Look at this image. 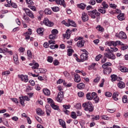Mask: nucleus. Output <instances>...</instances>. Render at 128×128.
Returning a JSON list of instances; mask_svg holds the SVG:
<instances>
[{"instance_id": "nucleus-36", "label": "nucleus", "mask_w": 128, "mask_h": 128, "mask_svg": "<svg viewBox=\"0 0 128 128\" xmlns=\"http://www.w3.org/2000/svg\"><path fill=\"white\" fill-rule=\"evenodd\" d=\"M122 101L124 104H126V102H128V96H123Z\"/></svg>"}, {"instance_id": "nucleus-31", "label": "nucleus", "mask_w": 128, "mask_h": 128, "mask_svg": "<svg viewBox=\"0 0 128 128\" xmlns=\"http://www.w3.org/2000/svg\"><path fill=\"white\" fill-rule=\"evenodd\" d=\"M68 52V56H72V52H74V50L69 48L67 50Z\"/></svg>"}, {"instance_id": "nucleus-57", "label": "nucleus", "mask_w": 128, "mask_h": 128, "mask_svg": "<svg viewBox=\"0 0 128 128\" xmlns=\"http://www.w3.org/2000/svg\"><path fill=\"white\" fill-rule=\"evenodd\" d=\"M10 74V72L6 71V72H2V75L6 76H8V74Z\"/></svg>"}, {"instance_id": "nucleus-32", "label": "nucleus", "mask_w": 128, "mask_h": 128, "mask_svg": "<svg viewBox=\"0 0 128 128\" xmlns=\"http://www.w3.org/2000/svg\"><path fill=\"white\" fill-rule=\"evenodd\" d=\"M2 50V52L3 54H4V52H8L10 54H12V51H8V48H4Z\"/></svg>"}, {"instance_id": "nucleus-13", "label": "nucleus", "mask_w": 128, "mask_h": 128, "mask_svg": "<svg viewBox=\"0 0 128 128\" xmlns=\"http://www.w3.org/2000/svg\"><path fill=\"white\" fill-rule=\"evenodd\" d=\"M78 48H82L84 46V40H80L77 42Z\"/></svg>"}, {"instance_id": "nucleus-1", "label": "nucleus", "mask_w": 128, "mask_h": 128, "mask_svg": "<svg viewBox=\"0 0 128 128\" xmlns=\"http://www.w3.org/2000/svg\"><path fill=\"white\" fill-rule=\"evenodd\" d=\"M82 107L84 108V110H86V112L94 111V106L90 101H88L85 104H83Z\"/></svg>"}, {"instance_id": "nucleus-5", "label": "nucleus", "mask_w": 128, "mask_h": 128, "mask_svg": "<svg viewBox=\"0 0 128 128\" xmlns=\"http://www.w3.org/2000/svg\"><path fill=\"white\" fill-rule=\"evenodd\" d=\"M104 54L106 58H108L110 60H116V56L112 52H106Z\"/></svg>"}, {"instance_id": "nucleus-61", "label": "nucleus", "mask_w": 128, "mask_h": 128, "mask_svg": "<svg viewBox=\"0 0 128 128\" xmlns=\"http://www.w3.org/2000/svg\"><path fill=\"white\" fill-rule=\"evenodd\" d=\"M53 64L54 66H58V64H60V62H58V60H56L54 61Z\"/></svg>"}, {"instance_id": "nucleus-16", "label": "nucleus", "mask_w": 128, "mask_h": 128, "mask_svg": "<svg viewBox=\"0 0 128 128\" xmlns=\"http://www.w3.org/2000/svg\"><path fill=\"white\" fill-rule=\"evenodd\" d=\"M56 3L58 4H60V6H62L64 8H66V4L64 3V0H56Z\"/></svg>"}, {"instance_id": "nucleus-8", "label": "nucleus", "mask_w": 128, "mask_h": 128, "mask_svg": "<svg viewBox=\"0 0 128 128\" xmlns=\"http://www.w3.org/2000/svg\"><path fill=\"white\" fill-rule=\"evenodd\" d=\"M117 38H119L120 40H126L128 37L126 36V34L124 32H119L118 35H116Z\"/></svg>"}, {"instance_id": "nucleus-42", "label": "nucleus", "mask_w": 128, "mask_h": 128, "mask_svg": "<svg viewBox=\"0 0 128 128\" xmlns=\"http://www.w3.org/2000/svg\"><path fill=\"white\" fill-rule=\"evenodd\" d=\"M100 76H97L94 80V82H95V84H98V82H100Z\"/></svg>"}, {"instance_id": "nucleus-44", "label": "nucleus", "mask_w": 128, "mask_h": 128, "mask_svg": "<svg viewBox=\"0 0 128 128\" xmlns=\"http://www.w3.org/2000/svg\"><path fill=\"white\" fill-rule=\"evenodd\" d=\"M50 106H52V108H54V110H58V106L56 105H55L54 103H52L50 104Z\"/></svg>"}, {"instance_id": "nucleus-29", "label": "nucleus", "mask_w": 128, "mask_h": 128, "mask_svg": "<svg viewBox=\"0 0 128 128\" xmlns=\"http://www.w3.org/2000/svg\"><path fill=\"white\" fill-rule=\"evenodd\" d=\"M44 29L42 28H38L36 32L39 34H40L41 36H42V34H44Z\"/></svg>"}, {"instance_id": "nucleus-23", "label": "nucleus", "mask_w": 128, "mask_h": 128, "mask_svg": "<svg viewBox=\"0 0 128 128\" xmlns=\"http://www.w3.org/2000/svg\"><path fill=\"white\" fill-rule=\"evenodd\" d=\"M117 18L119 20H124V14H120L117 16Z\"/></svg>"}, {"instance_id": "nucleus-58", "label": "nucleus", "mask_w": 128, "mask_h": 128, "mask_svg": "<svg viewBox=\"0 0 128 128\" xmlns=\"http://www.w3.org/2000/svg\"><path fill=\"white\" fill-rule=\"evenodd\" d=\"M92 120H100V116L97 115L96 116H94L92 118Z\"/></svg>"}, {"instance_id": "nucleus-27", "label": "nucleus", "mask_w": 128, "mask_h": 128, "mask_svg": "<svg viewBox=\"0 0 128 128\" xmlns=\"http://www.w3.org/2000/svg\"><path fill=\"white\" fill-rule=\"evenodd\" d=\"M77 88L79 90H84V83H80L78 84Z\"/></svg>"}, {"instance_id": "nucleus-22", "label": "nucleus", "mask_w": 128, "mask_h": 128, "mask_svg": "<svg viewBox=\"0 0 128 128\" xmlns=\"http://www.w3.org/2000/svg\"><path fill=\"white\" fill-rule=\"evenodd\" d=\"M27 56L28 60H32V54L30 50H27Z\"/></svg>"}, {"instance_id": "nucleus-63", "label": "nucleus", "mask_w": 128, "mask_h": 128, "mask_svg": "<svg viewBox=\"0 0 128 128\" xmlns=\"http://www.w3.org/2000/svg\"><path fill=\"white\" fill-rule=\"evenodd\" d=\"M128 45L122 46L121 47L122 50H128Z\"/></svg>"}, {"instance_id": "nucleus-60", "label": "nucleus", "mask_w": 128, "mask_h": 128, "mask_svg": "<svg viewBox=\"0 0 128 128\" xmlns=\"http://www.w3.org/2000/svg\"><path fill=\"white\" fill-rule=\"evenodd\" d=\"M110 49L112 52H118V49L116 48V47H114V48H112L110 47Z\"/></svg>"}, {"instance_id": "nucleus-49", "label": "nucleus", "mask_w": 128, "mask_h": 128, "mask_svg": "<svg viewBox=\"0 0 128 128\" xmlns=\"http://www.w3.org/2000/svg\"><path fill=\"white\" fill-rule=\"evenodd\" d=\"M28 32H26L24 34L26 36H30V34H32V29L30 28H28Z\"/></svg>"}, {"instance_id": "nucleus-39", "label": "nucleus", "mask_w": 128, "mask_h": 128, "mask_svg": "<svg viewBox=\"0 0 128 128\" xmlns=\"http://www.w3.org/2000/svg\"><path fill=\"white\" fill-rule=\"evenodd\" d=\"M98 11L101 14H104L106 12V9H104V8L98 9Z\"/></svg>"}, {"instance_id": "nucleus-30", "label": "nucleus", "mask_w": 128, "mask_h": 128, "mask_svg": "<svg viewBox=\"0 0 128 128\" xmlns=\"http://www.w3.org/2000/svg\"><path fill=\"white\" fill-rule=\"evenodd\" d=\"M36 113L38 116H42V114H44V111L42 110V109L40 108L37 109Z\"/></svg>"}, {"instance_id": "nucleus-21", "label": "nucleus", "mask_w": 128, "mask_h": 128, "mask_svg": "<svg viewBox=\"0 0 128 128\" xmlns=\"http://www.w3.org/2000/svg\"><path fill=\"white\" fill-rule=\"evenodd\" d=\"M34 72H36V74H42V72H44L46 71L42 68H36V70H34Z\"/></svg>"}, {"instance_id": "nucleus-10", "label": "nucleus", "mask_w": 128, "mask_h": 128, "mask_svg": "<svg viewBox=\"0 0 128 128\" xmlns=\"http://www.w3.org/2000/svg\"><path fill=\"white\" fill-rule=\"evenodd\" d=\"M62 100H64V92H59L56 98V100L57 102H62Z\"/></svg>"}, {"instance_id": "nucleus-19", "label": "nucleus", "mask_w": 128, "mask_h": 128, "mask_svg": "<svg viewBox=\"0 0 128 128\" xmlns=\"http://www.w3.org/2000/svg\"><path fill=\"white\" fill-rule=\"evenodd\" d=\"M42 91L45 96H48L50 95V90L48 88H44L43 89Z\"/></svg>"}, {"instance_id": "nucleus-35", "label": "nucleus", "mask_w": 128, "mask_h": 128, "mask_svg": "<svg viewBox=\"0 0 128 128\" xmlns=\"http://www.w3.org/2000/svg\"><path fill=\"white\" fill-rule=\"evenodd\" d=\"M102 8H104V10H106V8H108V4H106V2L104 1L102 2Z\"/></svg>"}, {"instance_id": "nucleus-52", "label": "nucleus", "mask_w": 128, "mask_h": 128, "mask_svg": "<svg viewBox=\"0 0 128 128\" xmlns=\"http://www.w3.org/2000/svg\"><path fill=\"white\" fill-rule=\"evenodd\" d=\"M116 46H124V44L120 40H116Z\"/></svg>"}, {"instance_id": "nucleus-11", "label": "nucleus", "mask_w": 128, "mask_h": 128, "mask_svg": "<svg viewBox=\"0 0 128 128\" xmlns=\"http://www.w3.org/2000/svg\"><path fill=\"white\" fill-rule=\"evenodd\" d=\"M82 18L83 22H88V16L85 12H83L82 13Z\"/></svg>"}, {"instance_id": "nucleus-9", "label": "nucleus", "mask_w": 128, "mask_h": 128, "mask_svg": "<svg viewBox=\"0 0 128 128\" xmlns=\"http://www.w3.org/2000/svg\"><path fill=\"white\" fill-rule=\"evenodd\" d=\"M18 78L24 82H28V75L18 74Z\"/></svg>"}, {"instance_id": "nucleus-28", "label": "nucleus", "mask_w": 128, "mask_h": 128, "mask_svg": "<svg viewBox=\"0 0 128 128\" xmlns=\"http://www.w3.org/2000/svg\"><path fill=\"white\" fill-rule=\"evenodd\" d=\"M13 58L15 64H18V56L15 54Z\"/></svg>"}, {"instance_id": "nucleus-64", "label": "nucleus", "mask_w": 128, "mask_h": 128, "mask_svg": "<svg viewBox=\"0 0 128 128\" xmlns=\"http://www.w3.org/2000/svg\"><path fill=\"white\" fill-rule=\"evenodd\" d=\"M52 60H53L52 59V56H48L47 60H48V62H52Z\"/></svg>"}, {"instance_id": "nucleus-20", "label": "nucleus", "mask_w": 128, "mask_h": 128, "mask_svg": "<svg viewBox=\"0 0 128 128\" xmlns=\"http://www.w3.org/2000/svg\"><path fill=\"white\" fill-rule=\"evenodd\" d=\"M118 94H120V93H118V92H114L112 96V98L114 100H118Z\"/></svg>"}, {"instance_id": "nucleus-54", "label": "nucleus", "mask_w": 128, "mask_h": 128, "mask_svg": "<svg viewBox=\"0 0 128 128\" xmlns=\"http://www.w3.org/2000/svg\"><path fill=\"white\" fill-rule=\"evenodd\" d=\"M56 38V36H54L53 34L49 36V38L50 40H55Z\"/></svg>"}, {"instance_id": "nucleus-26", "label": "nucleus", "mask_w": 128, "mask_h": 128, "mask_svg": "<svg viewBox=\"0 0 128 128\" xmlns=\"http://www.w3.org/2000/svg\"><path fill=\"white\" fill-rule=\"evenodd\" d=\"M70 30H68L64 36V38H66V40H68V38H70Z\"/></svg>"}, {"instance_id": "nucleus-4", "label": "nucleus", "mask_w": 128, "mask_h": 128, "mask_svg": "<svg viewBox=\"0 0 128 128\" xmlns=\"http://www.w3.org/2000/svg\"><path fill=\"white\" fill-rule=\"evenodd\" d=\"M22 10H24L26 14L30 16L31 18H34V15L32 14V12L28 8H22Z\"/></svg>"}, {"instance_id": "nucleus-38", "label": "nucleus", "mask_w": 128, "mask_h": 128, "mask_svg": "<svg viewBox=\"0 0 128 128\" xmlns=\"http://www.w3.org/2000/svg\"><path fill=\"white\" fill-rule=\"evenodd\" d=\"M116 75L113 74L110 76L112 82H116Z\"/></svg>"}, {"instance_id": "nucleus-3", "label": "nucleus", "mask_w": 128, "mask_h": 128, "mask_svg": "<svg viewBox=\"0 0 128 128\" xmlns=\"http://www.w3.org/2000/svg\"><path fill=\"white\" fill-rule=\"evenodd\" d=\"M76 58V60L78 62H84L88 60V54H82L80 56V59L78 58V55L75 56Z\"/></svg>"}, {"instance_id": "nucleus-47", "label": "nucleus", "mask_w": 128, "mask_h": 128, "mask_svg": "<svg viewBox=\"0 0 128 128\" xmlns=\"http://www.w3.org/2000/svg\"><path fill=\"white\" fill-rule=\"evenodd\" d=\"M28 7L29 8H30L32 10H33L34 12H36V6L32 5L28 6Z\"/></svg>"}, {"instance_id": "nucleus-25", "label": "nucleus", "mask_w": 128, "mask_h": 128, "mask_svg": "<svg viewBox=\"0 0 128 128\" xmlns=\"http://www.w3.org/2000/svg\"><path fill=\"white\" fill-rule=\"evenodd\" d=\"M78 8H81V10H84V8H86V5L84 3H81L78 4Z\"/></svg>"}, {"instance_id": "nucleus-7", "label": "nucleus", "mask_w": 128, "mask_h": 128, "mask_svg": "<svg viewBox=\"0 0 128 128\" xmlns=\"http://www.w3.org/2000/svg\"><path fill=\"white\" fill-rule=\"evenodd\" d=\"M96 93L94 92H92V93L88 92L87 93L86 95V98L87 100H92L94 96H96Z\"/></svg>"}, {"instance_id": "nucleus-53", "label": "nucleus", "mask_w": 128, "mask_h": 128, "mask_svg": "<svg viewBox=\"0 0 128 128\" xmlns=\"http://www.w3.org/2000/svg\"><path fill=\"white\" fill-rule=\"evenodd\" d=\"M96 29L99 30V32H104V28L100 26H98L96 27Z\"/></svg>"}, {"instance_id": "nucleus-17", "label": "nucleus", "mask_w": 128, "mask_h": 128, "mask_svg": "<svg viewBox=\"0 0 128 128\" xmlns=\"http://www.w3.org/2000/svg\"><path fill=\"white\" fill-rule=\"evenodd\" d=\"M68 24H69V26H74V28H76V24L74 22V21L72 20H70V19L68 20Z\"/></svg>"}, {"instance_id": "nucleus-46", "label": "nucleus", "mask_w": 128, "mask_h": 128, "mask_svg": "<svg viewBox=\"0 0 128 128\" xmlns=\"http://www.w3.org/2000/svg\"><path fill=\"white\" fill-rule=\"evenodd\" d=\"M52 10H53V12H56L60 10V8L58 6H54V7H52Z\"/></svg>"}, {"instance_id": "nucleus-51", "label": "nucleus", "mask_w": 128, "mask_h": 128, "mask_svg": "<svg viewBox=\"0 0 128 128\" xmlns=\"http://www.w3.org/2000/svg\"><path fill=\"white\" fill-rule=\"evenodd\" d=\"M62 106L64 108L63 110H68L70 108V105H63Z\"/></svg>"}, {"instance_id": "nucleus-14", "label": "nucleus", "mask_w": 128, "mask_h": 128, "mask_svg": "<svg viewBox=\"0 0 128 128\" xmlns=\"http://www.w3.org/2000/svg\"><path fill=\"white\" fill-rule=\"evenodd\" d=\"M46 114L48 116H50V112H52V110L50 109V106L46 105Z\"/></svg>"}, {"instance_id": "nucleus-50", "label": "nucleus", "mask_w": 128, "mask_h": 128, "mask_svg": "<svg viewBox=\"0 0 128 128\" xmlns=\"http://www.w3.org/2000/svg\"><path fill=\"white\" fill-rule=\"evenodd\" d=\"M105 96H106V98H110L112 96V94L110 92H106Z\"/></svg>"}, {"instance_id": "nucleus-43", "label": "nucleus", "mask_w": 128, "mask_h": 128, "mask_svg": "<svg viewBox=\"0 0 128 128\" xmlns=\"http://www.w3.org/2000/svg\"><path fill=\"white\" fill-rule=\"evenodd\" d=\"M120 70L122 72H128V69L126 67H122Z\"/></svg>"}, {"instance_id": "nucleus-45", "label": "nucleus", "mask_w": 128, "mask_h": 128, "mask_svg": "<svg viewBox=\"0 0 128 128\" xmlns=\"http://www.w3.org/2000/svg\"><path fill=\"white\" fill-rule=\"evenodd\" d=\"M71 118H74V120H76V112H72Z\"/></svg>"}, {"instance_id": "nucleus-12", "label": "nucleus", "mask_w": 128, "mask_h": 128, "mask_svg": "<svg viewBox=\"0 0 128 128\" xmlns=\"http://www.w3.org/2000/svg\"><path fill=\"white\" fill-rule=\"evenodd\" d=\"M110 66H112V63L107 62L102 65V68L104 69V70H106V68Z\"/></svg>"}, {"instance_id": "nucleus-2", "label": "nucleus", "mask_w": 128, "mask_h": 128, "mask_svg": "<svg viewBox=\"0 0 128 128\" xmlns=\"http://www.w3.org/2000/svg\"><path fill=\"white\" fill-rule=\"evenodd\" d=\"M88 14L90 16L91 18L94 20L96 16H100V13L98 12V10L94 9L92 10L88 11Z\"/></svg>"}, {"instance_id": "nucleus-37", "label": "nucleus", "mask_w": 128, "mask_h": 128, "mask_svg": "<svg viewBox=\"0 0 128 128\" xmlns=\"http://www.w3.org/2000/svg\"><path fill=\"white\" fill-rule=\"evenodd\" d=\"M94 100V101L95 102V104H98V102H100V98L96 96H96H94V98H93Z\"/></svg>"}, {"instance_id": "nucleus-48", "label": "nucleus", "mask_w": 128, "mask_h": 128, "mask_svg": "<svg viewBox=\"0 0 128 128\" xmlns=\"http://www.w3.org/2000/svg\"><path fill=\"white\" fill-rule=\"evenodd\" d=\"M39 66L38 64V63H34V66H32V70H36V68H38Z\"/></svg>"}, {"instance_id": "nucleus-6", "label": "nucleus", "mask_w": 128, "mask_h": 128, "mask_svg": "<svg viewBox=\"0 0 128 128\" xmlns=\"http://www.w3.org/2000/svg\"><path fill=\"white\" fill-rule=\"evenodd\" d=\"M43 22L44 24H45V26H47L51 28L52 26H54V22L50 21V20H48V18H45Z\"/></svg>"}, {"instance_id": "nucleus-15", "label": "nucleus", "mask_w": 128, "mask_h": 128, "mask_svg": "<svg viewBox=\"0 0 128 128\" xmlns=\"http://www.w3.org/2000/svg\"><path fill=\"white\" fill-rule=\"evenodd\" d=\"M74 82H80V76L78 74H74Z\"/></svg>"}, {"instance_id": "nucleus-56", "label": "nucleus", "mask_w": 128, "mask_h": 128, "mask_svg": "<svg viewBox=\"0 0 128 128\" xmlns=\"http://www.w3.org/2000/svg\"><path fill=\"white\" fill-rule=\"evenodd\" d=\"M102 54L98 55L96 57V62H98V60H100V58H102Z\"/></svg>"}, {"instance_id": "nucleus-59", "label": "nucleus", "mask_w": 128, "mask_h": 128, "mask_svg": "<svg viewBox=\"0 0 128 128\" xmlns=\"http://www.w3.org/2000/svg\"><path fill=\"white\" fill-rule=\"evenodd\" d=\"M89 4H91L92 6H94L96 4V0H91L88 2Z\"/></svg>"}, {"instance_id": "nucleus-18", "label": "nucleus", "mask_w": 128, "mask_h": 128, "mask_svg": "<svg viewBox=\"0 0 128 128\" xmlns=\"http://www.w3.org/2000/svg\"><path fill=\"white\" fill-rule=\"evenodd\" d=\"M118 88H126V85L124 84V82L122 81H120L118 84Z\"/></svg>"}, {"instance_id": "nucleus-33", "label": "nucleus", "mask_w": 128, "mask_h": 128, "mask_svg": "<svg viewBox=\"0 0 128 128\" xmlns=\"http://www.w3.org/2000/svg\"><path fill=\"white\" fill-rule=\"evenodd\" d=\"M19 98L20 104H22V106H24V97L20 96Z\"/></svg>"}, {"instance_id": "nucleus-40", "label": "nucleus", "mask_w": 128, "mask_h": 128, "mask_svg": "<svg viewBox=\"0 0 128 128\" xmlns=\"http://www.w3.org/2000/svg\"><path fill=\"white\" fill-rule=\"evenodd\" d=\"M52 34L54 36H56L58 34V31L56 29H54L52 30Z\"/></svg>"}, {"instance_id": "nucleus-24", "label": "nucleus", "mask_w": 128, "mask_h": 128, "mask_svg": "<svg viewBox=\"0 0 128 128\" xmlns=\"http://www.w3.org/2000/svg\"><path fill=\"white\" fill-rule=\"evenodd\" d=\"M59 122L60 125L62 126L63 128H66V122L64 120H59Z\"/></svg>"}, {"instance_id": "nucleus-55", "label": "nucleus", "mask_w": 128, "mask_h": 128, "mask_svg": "<svg viewBox=\"0 0 128 128\" xmlns=\"http://www.w3.org/2000/svg\"><path fill=\"white\" fill-rule=\"evenodd\" d=\"M106 56H104L102 58V61H101V62L102 64H106V60H108L106 58Z\"/></svg>"}, {"instance_id": "nucleus-34", "label": "nucleus", "mask_w": 128, "mask_h": 128, "mask_svg": "<svg viewBox=\"0 0 128 128\" xmlns=\"http://www.w3.org/2000/svg\"><path fill=\"white\" fill-rule=\"evenodd\" d=\"M46 14H52V10L50 8H46L44 10Z\"/></svg>"}, {"instance_id": "nucleus-62", "label": "nucleus", "mask_w": 128, "mask_h": 128, "mask_svg": "<svg viewBox=\"0 0 128 128\" xmlns=\"http://www.w3.org/2000/svg\"><path fill=\"white\" fill-rule=\"evenodd\" d=\"M106 46H112V41H108L106 42Z\"/></svg>"}, {"instance_id": "nucleus-41", "label": "nucleus", "mask_w": 128, "mask_h": 128, "mask_svg": "<svg viewBox=\"0 0 128 128\" xmlns=\"http://www.w3.org/2000/svg\"><path fill=\"white\" fill-rule=\"evenodd\" d=\"M101 118L102 120H110V118L106 115H102Z\"/></svg>"}]
</instances>
